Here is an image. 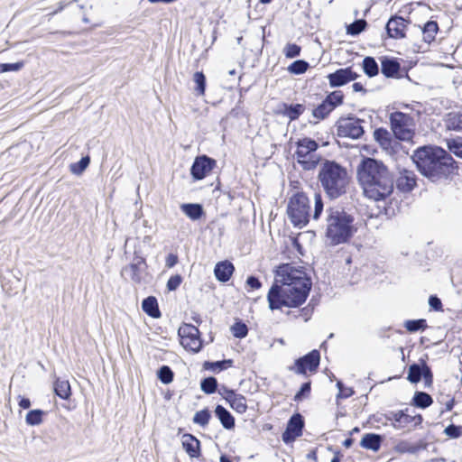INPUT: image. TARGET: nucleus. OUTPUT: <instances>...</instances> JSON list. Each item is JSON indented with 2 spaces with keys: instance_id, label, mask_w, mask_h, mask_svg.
Instances as JSON below:
<instances>
[{
  "instance_id": "7c9ffc66",
  "label": "nucleus",
  "mask_w": 462,
  "mask_h": 462,
  "mask_svg": "<svg viewBox=\"0 0 462 462\" xmlns=\"http://www.w3.org/2000/svg\"><path fill=\"white\" fill-rule=\"evenodd\" d=\"M320 161V155L317 154L316 152H313V154H308L306 157H297L298 163L305 171L315 169Z\"/></svg>"
},
{
  "instance_id": "a18cd8bd",
  "label": "nucleus",
  "mask_w": 462,
  "mask_h": 462,
  "mask_svg": "<svg viewBox=\"0 0 462 462\" xmlns=\"http://www.w3.org/2000/svg\"><path fill=\"white\" fill-rule=\"evenodd\" d=\"M405 328L410 332H416L419 330H424L427 328L426 320L423 319L407 320L404 323Z\"/></svg>"
},
{
  "instance_id": "8fccbe9b",
  "label": "nucleus",
  "mask_w": 462,
  "mask_h": 462,
  "mask_svg": "<svg viewBox=\"0 0 462 462\" xmlns=\"http://www.w3.org/2000/svg\"><path fill=\"white\" fill-rule=\"evenodd\" d=\"M311 391V383L310 381L305 382L301 384L300 390L296 393L294 396V401L300 402L303 399L309 397Z\"/></svg>"
},
{
  "instance_id": "de8ad7c7",
  "label": "nucleus",
  "mask_w": 462,
  "mask_h": 462,
  "mask_svg": "<svg viewBox=\"0 0 462 462\" xmlns=\"http://www.w3.org/2000/svg\"><path fill=\"white\" fill-rule=\"evenodd\" d=\"M343 98L344 95L342 91L336 90L328 95L325 101L331 105L332 108L335 109L337 106L342 104Z\"/></svg>"
},
{
  "instance_id": "72a5a7b5",
  "label": "nucleus",
  "mask_w": 462,
  "mask_h": 462,
  "mask_svg": "<svg viewBox=\"0 0 462 462\" xmlns=\"http://www.w3.org/2000/svg\"><path fill=\"white\" fill-rule=\"evenodd\" d=\"M439 31V25L435 21H429L422 29L423 40L430 43L435 40V36Z\"/></svg>"
},
{
  "instance_id": "6e6d98bb",
  "label": "nucleus",
  "mask_w": 462,
  "mask_h": 462,
  "mask_svg": "<svg viewBox=\"0 0 462 462\" xmlns=\"http://www.w3.org/2000/svg\"><path fill=\"white\" fill-rule=\"evenodd\" d=\"M314 202H315V205H314V212H313V219L317 220L320 214L322 213L323 211V201H322V198L320 196V194L319 193H315V196H314Z\"/></svg>"
},
{
  "instance_id": "f704fd0d",
  "label": "nucleus",
  "mask_w": 462,
  "mask_h": 462,
  "mask_svg": "<svg viewBox=\"0 0 462 462\" xmlns=\"http://www.w3.org/2000/svg\"><path fill=\"white\" fill-rule=\"evenodd\" d=\"M363 69L365 73L372 78L378 74V64L373 57H365L363 60Z\"/></svg>"
},
{
  "instance_id": "13d9d810",
  "label": "nucleus",
  "mask_w": 462,
  "mask_h": 462,
  "mask_svg": "<svg viewBox=\"0 0 462 462\" xmlns=\"http://www.w3.org/2000/svg\"><path fill=\"white\" fill-rule=\"evenodd\" d=\"M370 420L373 422L381 423L383 425H388L390 422L389 411L387 413H375L370 417Z\"/></svg>"
},
{
  "instance_id": "dca6fc26",
  "label": "nucleus",
  "mask_w": 462,
  "mask_h": 462,
  "mask_svg": "<svg viewBox=\"0 0 462 462\" xmlns=\"http://www.w3.org/2000/svg\"><path fill=\"white\" fill-rule=\"evenodd\" d=\"M407 23L408 22L401 16H393L385 26L388 36L394 39L404 38Z\"/></svg>"
},
{
  "instance_id": "aec40b11",
  "label": "nucleus",
  "mask_w": 462,
  "mask_h": 462,
  "mask_svg": "<svg viewBox=\"0 0 462 462\" xmlns=\"http://www.w3.org/2000/svg\"><path fill=\"white\" fill-rule=\"evenodd\" d=\"M383 437L376 433H365L360 441L363 448L377 452L380 450Z\"/></svg>"
},
{
  "instance_id": "c85d7f7f",
  "label": "nucleus",
  "mask_w": 462,
  "mask_h": 462,
  "mask_svg": "<svg viewBox=\"0 0 462 462\" xmlns=\"http://www.w3.org/2000/svg\"><path fill=\"white\" fill-rule=\"evenodd\" d=\"M374 140L385 150L392 147L393 138L390 132L384 128H378L374 132Z\"/></svg>"
},
{
  "instance_id": "5701e85b",
  "label": "nucleus",
  "mask_w": 462,
  "mask_h": 462,
  "mask_svg": "<svg viewBox=\"0 0 462 462\" xmlns=\"http://www.w3.org/2000/svg\"><path fill=\"white\" fill-rule=\"evenodd\" d=\"M319 148L316 141L310 138H303L297 142V150L295 152L297 157H306L308 154H313Z\"/></svg>"
},
{
  "instance_id": "bf43d9fd",
  "label": "nucleus",
  "mask_w": 462,
  "mask_h": 462,
  "mask_svg": "<svg viewBox=\"0 0 462 462\" xmlns=\"http://www.w3.org/2000/svg\"><path fill=\"white\" fill-rule=\"evenodd\" d=\"M411 446H412L411 451H412V455H413V454L419 453L420 451L427 450L428 447H429V442H427L426 439H421L415 443H411Z\"/></svg>"
},
{
  "instance_id": "864d4df0",
  "label": "nucleus",
  "mask_w": 462,
  "mask_h": 462,
  "mask_svg": "<svg viewBox=\"0 0 462 462\" xmlns=\"http://www.w3.org/2000/svg\"><path fill=\"white\" fill-rule=\"evenodd\" d=\"M283 52L286 58L292 59L300 55V47L295 43H288L285 46Z\"/></svg>"
},
{
  "instance_id": "1a4fd4ad",
  "label": "nucleus",
  "mask_w": 462,
  "mask_h": 462,
  "mask_svg": "<svg viewBox=\"0 0 462 462\" xmlns=\"http://www.w3.org/2000/svg\"><path fill=\"white\" fill-rule=\"evenodd\" d=\"M181 346L192 353L199 352L202 347L199 330L191 324H183L178 330Z\"/></svg>"
},
{
  "instance_id": "f03ea898",
  "label": "nucleus",
  "mask_w": 462,
  "mask_h": 462,
  "mask_svg": "<svg viewBox=\"0 0 462 462\" xmlns=\"http://www.w3.org/2000/svg\"><path fill=\"white\" fill-rule=\"evenodd\" d=\"M357 178L365 195L373 200H382L392 194L393 180L387 167L374 158H365L357 168Z\"/></svg>"
},
{
  "instance_id": "4be33fe9",
  "label": "nucleus",
  "mask_w": 462,
  "mask_h": 462,
  "mask_svg": "<svg viewBox=\"0 0 462 462\" xmlns=\"http://www.w3.org/2000/svg\"><path fill=\"white\" fill-rule=\"evenodd\" d=\"M215 415L219 420L224 429L230 430L236 426L235 418L223 405L217 404L215 408Z\"/></svg>"
},
{
  "instance_id": "c9c22d12",
  "label": "nucleus",
  "mask_w": 462,
  "mask_h": 462,
  "mask_svg": "<svg viewBox=\"0 0 462 462\" xmlns=\"http://www.w3.org/2000/svg\"><path fill=\"white\" fill-rule=\"evenodd\" d=\"M211 419V412L208 408L197 411L193 416V423L205 428Z\"/></svg>"
},
{
  "instance_id": "b1692460",
  "label": "nucleus",
  "mask_w": 462,
  "mask_h": 462,
  "mask_svg": "<svg viewBox=\"0 0 462 462\" xmlns=\"http://www.w3.org/2000/svg\"><path fill=\"white\" fill-rule=\"evenodd\" d=\"M445 127L449 131L462 132V112L452 111L444 117Z\"/></svg>"
},
{
  "instance_id": "603ef678",
  "label": "nucleus",
  "mask_w": 462,
  "mask_h": 462,
  "mask_svg": "<svg viewBox=\"0 0 462 462\" xmlns=\"http://www.w3.org/2000/svg\"><path fill=\"white\" fill-rule=\"evenodd\" d=\"M232 333L236 337L243 338L245 337L247 333L248 329L245 323L242 322H236L235 323L231 328Z\"/></svg>"
},
{
  "instance_id": "0e129e2a",
  "label": "nucleus",
  "mask_w": 462,
  "mask_h": 462,
  "mask_svg": "<svg viewBox=\"0 0 462 462\" xmlns=\"http://www.w3.org/2000/svg\"><path fill=\"white\" fill-rule=\"evenodd\" d=\"M246 285L252 290H258L262 287V282L257 277L251 275L246 279Z\"/></svg>"
},
{
  "instance_id": "052dcab7",
  "label": "nucleus",
  "mask_w": 462,
  "mask_h": 462,
  "mask_svg": "<svg viewBox=\"0 0 462 462\" xmlns=\"http://www.w3.org/2000/svg\"><path fill=\"white\" fill-rule=\"evenodd\" d=\"M4 67H2V71H19L24 66L23 61L15 62V63H3Z\"/></svg>"
},
{
  "instance_id": "cd10ccee",
  "label": "nucleus",
  "mask_w": 462,
  "mask_h": 462,
  "mask_svg": "<svg viewBox=\"0 0 462 462\" xmlns=\"http://www.w3.org/2000/svg\"><path fill=\"white\" fill-rule=\"evenodd\" d=\"M181 211L191 220H198L203 215V208L200 204L187 203L180 205Z\"/></svg>"
},
{
  "instance_id": "f8f14e48",
  "label": "nucleus",
  "mask_w": 462,
  "mask_h": 462,
  "mask_svg": "<svg viewBox=\"0 0 462 462\" xmlns=\"http://www.w3.org/2000/svg\"><path fill=\"white\" fill-rule=\"evenodd\" d=\"M364 134V128L361 121L354 118H347L339 121L337 126V134L341 137H349L358 139Z\"/></svg>"
},
{
  "instance_id": "39448f33",
  "label": "nucleus",
  "mask_w": 462,
  "mask_h": 462,
  "mask_svg": "<svg viewBox=\"0 0 462 462\" xmlns=\"http://www.w3.org/2000/svg\"><path fill=\"white\" fill-rule=\"evenodd\" d=\"M326 222V237L333 245L347 242L354 234V217L341 208H328Z\"/></svg>"
},
{
  "instance_id": "09e8293b",
  "label": "nucleus",
  "mask_w": 462,
  "mask_h": 462,
  "mask_svg": "<svg viewBox=\"0 0 462 462\" xmlns=\"http://www.w3.org/2000/svg\"><path fill=\"white\" fill-rule=\"evenodd\" d=\"M443 433L449 439H457L462 437V427L451 423L444 429Z\"/></svg>"
},
{
  "instance_id": "412c9836",
  "label": "nucleus",
  "mask_w": 462,
  "mask_h": 462,
  "mask_svg": "<svg viewBox=\"0 0 462 462\" xmlns=\"http://www.w3.org/2000/svg\"><path fill=\"white\" fill-rule=\"evenodd\" d=\"M235 271V267L233 263L229 261H222L216 264L214 269V273L217 278L221 282H227L232 276Z\"/></svg>"
},
{
  "instance_id": "ea45409f",
  "label": "nucleus",
  "mask_w": 462,
  "mask_h": 462,
  "mask_svg": "<svg viewBox=\"0 0 462 462\" xmlns=\"http://www.w3.org/2000/svg\"><path fill=\"white\" fill-rule=\"evenodd\" d=\"M200 388L207 394L214 393L217 388V377H203Z\"/></svg>"
},
{
  "instance_id": "6e6552de",
  "label": "nucleus",
  "mask_w": 462,
  "mask_h": 462,
  "mask_svg": "<svg viewBox=\"0 0 462 462\" xmlns=\"http://www.w3.org/2000/svg\"><path fill=\"white\" fill-rule=\"evenodd\" d=\"M121 275L135 284L147 283L151 278L145 259L138 255H135L133 262L122 269Z\"/></svg>"
},
{
  "instance_id": "a878e982",
  "label": "nucleus",
  "mask_w": 462,
  "mask_h": 462,
  "mask_svg": "<svg viewBox=\"0 0 462 462\" xmlns=\"http://www.w3.org/2000/svg\"><path fill=\"white\" fill-rule=\"evenodd\" d=\"M142 309L147 315L154 319H158L162 315L157 300L153 296H149L143 300Z\"/></svg>"
},
{
  "instance_id": "4c0bfd02",
  "label": "nucleus",
  "mask_w": 462,
  "mask_h": 462,
  "mask_svg": "<svg viewBox=\"0 0 462 462\" xmlns=\"http://www.w3.org/2000/svg\"><path fill=\"white\" fill-rule=\"evenodd\" d=\"M408 375H432L430 368L423 362L413 364L409 368Z\"/></svg>"
},
{
  "instance_id": "680f3d73",
  "label": "nucleus",
  "mask_w": 462,
  "mask_h": 462,
  "mask_svg": "<svg viewBox=\"0 0 462 462\" xmlns=\"http://www.w3.org/2000/svg\"><path fill=\"white\" fill-rule=\"evenodd\" d=\"M411 383L417 384L423 380L424 387L430 388L433 383V377H406Z\"/></svg>"
},
{
  "instance_id": "c03bdc74",
  "label": "nucleus",
  "mask_w": 462,
  "mask_h": 462,
  "mask_svg": "<svg viewBox=\"0 0 462 462\" xmlns=\"http://www.w3.org/2000/svg\"><path fill=\"white\" fill-rule=\"evenodd\" d=\"M308 68H309V63L307 61H305L303 60H298L293 61L288 67V70L291 74L300 75V74L306 72Z\"/></svg>"
},
{
  "instance_id": "774afa93",
  "label": "nucleus",
  "mask_w": 462,
  "mask_h": 462,
  "mask_svg": "<svg viewBox=\"0 0 462 462\" xmlns=\"http://www.w3.org/2000/svg\"><path fill=\"white\" fill-rule=\"evenodd\" d=\"M156 375H173L171 369L167 365H162L156 373Z\"/></svg>"
},
{
  "instance_id": "58836bf2",
  "label": "nucleus",
  "mask_w": 462,
  "mask_h": 462,
  "mask_svg": "<svg viewBox=\"0 0 462 462\" xmlns=\"http://www.w3.org/2000/svg\"><path fill=\"white\" fill-rule=\"evenodd\" d=\"M333 110L334 108H332L331 105L324 100L313 110L312 115L317 119H325Z\"/></svg>"
},
{
  "instance_id": "f257e3e1",
  "label": "nucleus",
  "mask_w": 462,
  "mask_h": 462,
  "mask_svg": "<svg viewBox=\"0 0 462 462\" xmlns=\"http://www.w3.org/2000/svg\"><path fill=\"white\" fill-rule=\"evenodd\" d=\"M311 286V280L304 267L293 263L280 264L267 294L269 308L273 310L300 306L306 301Z\"/></svg>"
},
{
  "instance_id": "69168bd1",
  "label": "nucleus",
  "mask_w": 462,
  "mask_h": 462,
  "mask_svg": "<svg viewBox=\"0 0 462 462\" xmlns=\"http://www.w3.org/2000/svg\"><path fill=\"white\" fill-rule=\"evenodd\" d=\"M178 263V256L173 254H170L166 257L165 264L168 268H172Z\"/></svg>"
},
{
  "instance_id": "79ce46f5",
  "label": "nucleus",
  "mask_w": 462,
  "mask_h": 462,
  "mask_svg": "<svg viewBox=\"0 0 462 462\" xmlns=\"http://www.w3.org/2000/svg\"><path fill=\"white\" fill-rule=\"evenodd\" d=\"M89 162V156L82 157L79 162L71 163L69 165V170L73 174L80 175L88 168Z\"/></svg>"
},
{
  "instance_id": "ddd939ff",
  "label": "nucleus",
  "mask_w": 462,
  "mask_h": 462,
  "mask_svg": "<svg viewBox=\"0 0 462 462\" xmlns=\"http://www.w3.org/2000/svg\"><path fill=\"white\" fill-rule=\"evenodd\" d=\"M216 161L206 156H199L195 159L190 173L195 180L204 179L215 167Z\"/></svg>"
},
{
  "instance_id": "4d7b16f0",
  "label": "nucleus",
  "mask_w": 462,
  "mask_h": 462,
  "mask_svg": "<svg viewBox=\"0 0 462 462\" xmlns=\"http://www.w3.org/2000/svg\"><path fill=\"white\" fill-rule=\"evenodd\" d=\"M182 282V277L180 274H175L170 277L167 282V289L169 291H176Z\"/></svg>"
},
{
  "instance_id": "6ab92c4d",
  "label": "nucleus",
  "mask_w": 462,
  "mask_h": 462,
  "mask_svg": "<svg viewBox=\"0 0 462 462\" xmlns=\"http://www.w3.org/2000/svg\"><path fill=\"white\" fill-rule=\"evenodd\" d=\"M407 411L408 409L389 411L391 425L395 430H402L411 424V415Z\"/></svg>"
},
{
  "instance_id": "0eeeda50",
  "label": "nucleus",
  "mask_w": 462,
  "mask_h": 462,
  "mask_svg": "<svg viewBox=\"0 0 462 462\" xmlns=\"http://www.w3.org/2000/svg\"><path fill=\"white\" fill-rule=\"evenodd\" d=\"M391 129L394 136L401 141H411L414 135L413 117L402 112H393L389 116Z\"/></svg>"
},
{
  "instance_id": "37998d69",
  "label": "nucleus",
  "mask_w": 462,
  "mask_h": 462,
  "mask_svg": "<svg viewBox=\"0 0 462 462\" xmlns=\"http://www.w3.org/2000/svg\"><path fill=\"white\" fill-rule=\"evenodd\" d=\"M193 81L196 83L195 91L199 96L205 94L206 89V77L201 71H197L193 75Z\"/></svg>"
},
{
  "instance_id": "338daca9",
  "label": "nucleus",
  "mask_w": 462,
  "mask_h": 462,
  "mask_svg": "<svg viewBox=\"0 0 462 462\" xmlns=\"http://www.w3.org/2000/svg\"><path fill=\"white\" fill-rule=\"evenodd\" d=\"M19 406L22 408V409H29L31 407V401L29 398H26V397H22L19 395Z\"/></svg>"
},
{
  "instance_id": "7ed1b4c3",
  "label": "nucleus",
  "mask_w": 462,
  "mask_h": 462,
  "mask_svg": "<svg viewBox=\"0 0 462 462\" xmlns=\"http://www.w3.org/2000/svg\"><path fill=\"white\" fill-rule=\"evenodd\" d=\"M411 160L418 171L431 181L448 178L455 169L452 156L438 146L418 148L411 155Z\"/></svg>"
},
{
  "instance_id": "c756f323",
  "label": "nucleus",
  "mask_w": 462,
  "mask_h": 462,
  "mask_svg": "<svg viewBox=\"0 0 462 462\" xmlns=\"http://www.w3.org/2000/svg\"><path fill=\"white\" fill-rule=\"evenodd\" d=\"M433 402L432 397L425 393L420 391H416L414 396L411 401V404L417 408L426 409L430 407Z\"/></svg>"
},
{
  "instance_id": "2f4dec72",
  "label": "nucleus",
  "mask_w": 462,
  "mask_h": 462,
  "mask_svg": "<svg viewBox=\"0 0 462 462\" xmlns=\"http://www.w3.org/2000/svg\"><path fill=\"white\" fill-rule=\"evenodd\" d=\"M232 364H233V360H231V359H225V360L216 361V362L206 361L203 364V369L205 371L218 374L221 371L226 369L227 367H230L232 365Z\"/></svg>"
},
{
  "instance_id": "393cba45",
  "label": "nucleus",
  "mask_w": 462,
  "mask_h": 462,
  "mask_svg": "<svg viewBox=\"0 0 462 462\" xmlns=\"http://www.w3.org/2000/svg\"><path fill=\"white\" fill-rule=\"evenodd\" d=\"M54 383V393L57 396L63 400H68L71 395V387L66 377H56Z\"/></svg>"
},
{
  "instance_id": "bb28decb",
  "label": "nucleus",
  "mask_w": 462,
  "mask_h": 462,
  "mask_svg": "<svg viewBox=\"0 0 462 462\" xmlns=\"http://www.w3.org/2000/svg\"><path fill=\"white\" fill-rule=\"evenodd\" d=\"M381 66H382V68H381L382 73L386 78L395 77L399 73V70H400V64L394 59L384 58L382 60Z\"/></svg>"
},
{
  "instance_id": "a19ab883",
  "label": "nucleus",
  "mask_w": 462,
  "mask_h": 462,
  "mask_svg": "<svg viewBox=\"0 0 462 462\" xmlns=\"http://www.w3.org/2000/svg\"><path fill=\"white\" fill-rule=\"evenodd\" d=\"M336 386L338 390L337 394V401L341 399H347L354 395L355 391L352 387L346 386L342 381L337 380Z\"/></svg>"
},
{
  "instance_id": "f3484780",
  "label": "nucleus",
  "mask_w": 462,
  "mask_h": 462,
  "mask_svg": "<svg viewBox=\"0 0 462 462\" xmlns=\"http://www.w3.org/2000/svg\"><path fill=\"white\" fill-rule=\"evenodd\" d=\"M222 389L226 393V400L229 402L231 408L238 413H245L247 410L246 399L241 394H236L234 390L223 386Z\"/></svg>"
},
{
  "instance_id": "49530a36",
  "label": "nucleus",
  "mask_w": 462,
  "mask_h": 462,
  "mask_svg": "<svg viewBox=\"0 0 462 462\" xmlns=\"http://www.w3.org/2000/svg\"><path fill=\"white\" fill-rule=\"evenodd\" d=\"M366 24V21L364 19L356 20L347 26L346 32L351 35H358L365 29Z\"/></svg>"
},
{
  "instance_id": "473e14b6",
  "label": "nucleus",
  "mask_w": 462,
  "mask_h": 462,
  "mask_svg": "<svg viewBox=\"0 0 462 462\" xmlns=\"http://www.w3.org/2000/svg\"><path fill=\"white\" fill-rule=\"evenodd\" d=\"M47 411L41 409L31 410L25 416V422L29 426H38L42 423L44 415Z\"/></svg>"
},
{
  "instance_id": "9d476101",
  "label": "nucleus",
  "mask_w": 462,
  "mask_h": 462,
  "mask_svg": "<svg viewBox=\"0 0 462 462\" xmlns=\"http://www.w3.org/2000/svg\"><path fill=\"white\" fill-rule=\"evenodd\" d=\"M305 426L304 417L295 412L289 419L285 430L282 434V439L285 444H291L303 434Z\"/></svg>"
},
{
  "instance_id": "e433bc0d",
  "label": "nucleus",
  "mask_w": 462,
  "mask_h": 462,
  "mask_svg": "<svg viewBox=\"0 0 462 462\" xmlns=\"http://www.w3.org/2000/svg\"><path fill=\"white\" fill-rule=\"evenodd\" d=\"M304 111V106L301 104L284 105V115L290 120L297 119Z\"/></svg>"
},
{
  "instance_id": "20e7f679",
  "label": "nucleus",
  "mask_w": 462,
  "mask_h": 462,
  "mask_svg": "<svg viewBox=\"0 0 462 462\" xmlns=\"http://www.w3.org/2000/svg\"><path fill=\"white\" fill-rule=\"evenodd\" d=\"M318 180L330 199H337L344 194L348 182L346 170L339 163L329 160L320 163Z\"/></svg>"
},
{
  "instance_id": "2eb2a0df",
  "label": "nucleus",
  "mask_w": 462,
  "mask_h": 462,
  "mask_svg": "<svg viewBox=\"0 0 462 462\" xmlns=\"http://www.w3.org/2000/svg\"><path fill=\"white\" fill-rule=\"evenodd\" d=\"M417 185V177L414 171L402 169L396 179V188L402 192H411Z\"/></svg>"
},
{
  "instance_id": "9b49d317",
  "label": "nucleus",
  "mask_w": 462,
  "mask_h": 462,
  "mask_svg": "<svg viewBox=\"0 0 462 462\" xmlns=\"http://www.w3.org/2000/svg\"><path fill=\"white\" fill-rule=\"evenodd\" d=\"M320 362V353L319 350H312L302 357L298 358L294 366L291 370L301 374H306L307 372L315 373Z\"/></svg>"
},
{
  "instance_id": "5fc2aeb1",
  "label": "nucleus",
  "mask_w": 462,
  "mask_h": 462,
  "mask_svg": "<svg viewBox=\"0 0 462 462\" xmlns=\"http://www.w3.org/2000/svg\"><path fill=\"white\" fill-rule=\"evenodd\" d=\"M448 145L450 151L457 156L462 158V138L449 140Z\"/></svg>"
},
{
  "instance_id": "3c124183",
  "label": "nucleus",
  "mask_w": 462,
  "mask_h": 462,
  "mask_svg": "<svg viewBox=\"0 0 462 462\" xmlns=\"http://www.w3.org/2000/svg\"><path fill=\"white\" fill-rule=\"evenodd\" d=\"M411 443L408 440H399L393 447V450L399 454H412Z\"/></svg>"
},
{
  "instance_id": "423d86ee",
  "label": "nucleus",
  "mask_w": 462,
  "mask_h": 462,
  "mask_svg": "<svg viewBox=\"0 0 462 462\" xmlns=\"http://www.w3.org/2000/svg\"><path fill=\"white\" fill-rule=\"evenodd\" d=\"M288 217L295 226L302 227L310 219V201L302 192L294 194L288 203Z\"/></svg>"
},
{
  "instance_id": "a211bd4d",
  "label": "nucleus",
  "mask_w": 462,
  "mask_h": 462,
  "mask_svg": "<svg viewBox=\"0 0 462 462\" xmlns=\"http://www.w3.org/2000/svg\"><path fill=\"white\" fill-rule=\"evenodd\" d=\"M182 448L190 457H199L201 455L200 441L192 434L182 435Z\"/></svg>"
},
{
  "instance_id": "4468645a",
  "label": "nucleus",
  "mask_w": 462,
  "mask_h": 462,
  "mask_svg": "<svg viewBox=\"0 0 462 462\" xmlns=\"http://www.w3.org/2000/svg\"><path fill=\"white\" fill-rule=\"evenodd\" d=\"M358 75L352 70L350 67L339 69L333 73L328 75L329 85L332 88L341 87L346 83L356 79Z\"/></svg>"
},
{
  "instance_id": "e2e57ef3",
  "label": "nucleus",
  "mask_w": 462,
  "mask_h": 462,
  "mask_svg": "<svg viewBox=\"0 0 462 462\" xmlns=\"http://www.w3.org/2000/svg\"><path fill=\"white\" fill-rule=\"evenodd\" d=\"M429 305L436 311L442 310V303L439 298L435 295H431L429 298Z\"/></svg>"
}]
</instances>
